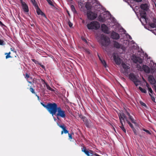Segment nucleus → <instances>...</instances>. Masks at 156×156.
<instances>
[{"instance_id":"f257e3e1","label":"nucleus","mask_w":156,"mask_h":156,"mask_svg":"<svg viewBox=\"0 0 156 156\" xmlns=\"http://www.w3.org/2000/svg\"><path fill=\"white\" fill-rule=\"evenodd\" d=\"M97 39L103 50L107 52L108 50V46L110 43L109 38L105 35L101 34L97 37Z\"/></svg>"},{"instance_id":"f03ea898","label":"nucleus","mask_w":156,"mask_h":156,"mask_svg":"<svg viewBox=\"0 0 156 156\" xmlns=\"http://www.w3.org/2000/svg\"><path fill=\"white\" fill-rule=\"evenodd\" d=\"M41 104L52 116L56 114L58 107L56 103H48L46 105L42 102H41Z\"/></svg>"},{"instance_id":"7ed1b4c3","label":"nucleus","mask_w":156,"mask_h":156,"mask_svg":"<svg viewBox=\"0 0 156 156\" xmlns=\"http://www.w3.org/2000/svg\"><path fill=\"white\" fill-rule=\"evenodd\" d=\"M119 117V118L120 122L121 124V126H119L120 127L123 132L126 133V129L124 127L123 122H125V119L126 118V115L125 114L122 112H120L118 114Z\"/></svg>"},{"instance_id":"20e7f679","label":"nucleus","mask_w":156,"mask_h":156,"mask_svg":"<svg viewBox=\"0 0 156 156\" xmlns=\"http://www.w3.org/2000/svg\"><path fill=\"white\" fill-rule=\"evenodd\" d=\"M87 26V28L89 30H97L100 27V25L98 22L93 21L88 24Z\"/></svg>"},{"instance_id":"39448f33","label":"nucleus","mask_w":156,"mask_h":156,"mask_svg":"<svg viewBox=\"0 0 156 156\" xmlns=\"http://www.w3.org/2000/svg\"><path fill=\"white\" fill-rule=\"evenodd\" d=\"M129 79L134 83V84L136 86H138L139 85L138 83L139 82V81L134 73H130L129 75Z\"/></svg>"},{"instance_id":"423d86ee","label":"nucleus","mask_w":156,"mask_h":156,"mask_svg":"<svg viewBox=\"0 0 156 156\" xmlns=\"http://www.w3.org/2000/svg\"><path fill=\"white\" fill-rule=\"evenodd\" d=\"M140 15L141 16L140 21L141 22L142 20L146 23H147L148 22V19L147 18V14L145 11L142 10L140 12Z\"/></svg>"},{"instance_id":"0eeeda50","label":"nucleus","mask_w":156,"mask_h":156,"mask_svg":"<svg viewBox=\"0 0 156 156\" xmlns=\"http://www.w3.org/2000/svg\"><path fill=\"white\" fill-rule=\"evenodd\" d=\"M57 112V113L56 114V115L57 117L59 116L62 118H64L66 117V115L65 111L62 110L60 107H58Z\"/></svg>"},{"instance_id":"6e6552de","label":"nucleus","mask_w":156,"mask_h":156,"mask_svg":"<svg viewBox=\"0 0 156 156\" xmlns=\"http://www.w3.org/2000/svg\"><path fill=\"white\" fill-rule=\"evenodd\" d=\"M87 16L88 19L92 20L96 18L98 15L97 14L92 12L90 10H88L87 12Z\"/></svg>"},{"instance_id":"1a4fd4ad","label":"nucleus","mask_w":156,"mask_h":156,"mask_svg":"<svg viewBox=\"0 0 156 156\" xmlns=\"http://www.w3.org/2000/svg\"><path fill=\"white\" fill-rule=\"evenodd\" d=\"M79 117L84 122V123L86 126V127L88 128L90 127V121L88 120L85 116L80 115L79 116Z\"/></svg>"},{"instance_id":"9d476101","label":"nucleus","mask_w":156,"mask_h":156,"mask_svg":"<svg viewBox=\"0 0 156 156\" xmlns=\"http://www.w3.org/2000/svg\"><path fill=\"white\" fill-rule=\"evenodd\" d=\"M122 65L123 68V69H121L122 73L124 74H127L129 71L128 70L129 69V67L124 63H122Z\"/></svg>"},{"instance_id":"9b49d317","label":"nucleus","mask_w":156,"mask_h":156,"mask_svg":"<svg viewBox=\"0 0 156 156\" xmlns=\"http://www.w3.org/2000/svg\"><path fill=\"white\" fill-rule=\"evenodd\" d=\"M20 3L22 7V9L24 12H28L29 11L28 5L24 2L23 0H20Z\"/></svg>"},{"instance_id":"f8f14e48","label":"nucleus","mask_w":156,"mask_h":156,"mask_svg":"<svg viewBox=\"0 0 156 156\" xmlns=\"http://www.w3.org/2000/svg\"><path fill=\"white\" fill-rule=\"evenodd\" d=\"M132 59L133 62L136 63H139L140 64H141L142 62V59L136 56L133 55V56Z\"/></svg>"},{"instance_id":"ddd939ff","label":"nucleus","mask_w":156,"mask_h":156,"mask_svg":"<svg viewBox=\"0 0 156 156\" xmlns=\"http://www.w3.org/2000/svg\"><path fill=\"white\" fill-rule=\"evenodd\" d=\"M58 125L62 129V130L61 131V134L62 135L63 133L65 134L68 133V131L66 129V126H65L64 124L60 125L57 123Z\"/></svg>"},{"instance_id":"4468645a","label":"nucleus","mask_w":156,"mask_h":156,"mask_svg":"<svg viewBox=\"0 0 156 156\" xmlns=\"http://www.w3.org/2000/svg\"><path fill=\"white\" fill-rule=\"evenodd\" d=\"M141 69H140V71H144L145 73H149L150 72V68L148 66L146 65H143Z\"/></svg>"},{"instance_id":"2eb2a0df","label":"nucleus","mask_w":156,"mask_h":156,"mask_svg":"<svg viewBox=\"0 0 156 156\" xmlns=\"http://www.w3.org/2000/svg\"><path fill=\"white\" fill-rule=\"evenodd\" d=\"M102 31L105 34H109L108 27L105 24H102L101 25Z\"/></svg>"},{"instance_id":"dca6fc26","label":"nucleus","mask_w":156,"mask_h":156,"mask_svg":"<svg viewBox=\"0 0 156 156\" xmlns=\"http://www.w3.org/2000/svg\"><path fill=\"white\" fill-rule=\"evenodd\" d=\"M111 37L114 40L119 39L120 37L119 34L114 31L112 33Z\"/></svg>"},{"instance_id":"f3484780","label":"nucleus","mask_w":156,"mask_h":156,"mask_svg":"<svg viewBox=\"0 0 156 156\" xmlns=\"http://www.w3.org/2000/svg\"><path fill=\"white\" fill-rule=\"evenodd\" d=\"M140 8L143 11H147L149 9V6L147 4H141Z\"/></svg>"},{"instance_id":"a211bd4d","label":"nucleus","mask_w":156,"mask_h":156,"mask_svg":"<svg viewBox=\"0 0 156 156\" xmlns=\"http://www.w3.org/2000/svg\"><path fill=\"white\" fill-rule=\"evenodd\" d=\"M113 45L115 48L117 49L121 48V49H123V47L122 46L121 47V44H120L119 43L115 41H113Z\"/></svg>"},{"instance_id":"6ab92c4d","label":"nucleus","mask_w":156,"mask_h":156,"mask_svg":"<svg viewBox=\"0 0 156 156\" xmlns=\"http://www.w3.org/2000/svg\"><path fill=\"white\" fill-rule=\"evenodd\" d=\"M113 58L116 64L119 65L120 64L121 59L119 57L114 56Z\"/></svg>"},{"instance_id":"aec40b11","label":"nucleus","mask_w":156,"mask_h":156,"mask_svg":"<svg viewBox=\"0 0 156 156\" xmlns=\"http://www.w3.org/2000/svg\"><path fill=\"white\" fill-rule=\"evenodd\" d=\"M126 114L128 116L129 119L133 123L135 124L136 123V120H134L133 117L130 115V113L129 112L126 111Z\"/></svg>"},{"instance_id":"412c9836","label":"nucleus","mask_w":156,"mask_h":156,"mask_svg":"<svg viewBox=\"0 0 156 156\" xmlns=\"http://www.w3.org/2000/svg\"><path fill=\"white\" fill-rule=\"evenodd\" d=\"M37 12L38 15H41L43 17H44L45 18H46V16L45 14L40 9L38 8V6L37 7Z\"/></svg>"},{"instance_id":"4be33fe9","label":"nucleus","mask_w":156,"mask_h":156,"mask_svg":"<svg viewBox=\"0 0 156 156\" xmlns=\"http://www.w3.org/2000/svg\"><path fill=\"white\" fill-rule=\"evenodd\" d=\"M148 81L151 83L154 84L155 83V81L153 76L150 75L148 77Z\"/></svg>"},{"instance_id":"5701e85b","label":"nucleus","mask_w":156,"mask_h":156,"mask_svg":"<svg viewBox=\"0 0 156 156\" xmlns=\"http://www.w3.org/2000/svg\"><path fill=\"white\" fill-rule=\"evenodd\" d=\"M125 120L127 122L128 124L129 125L130 127H131V128H132V129H133V128H134L133 125L132 123H131V122L129 121L126 116V118H125Z\"/></svg>"},{"instance_id":"b1692460","label":"nucleus","mask_w":156,"mask_h":156,"mask_svg":"<svg viewBox=\"0 0 156 156\" xmlns=\"http://www.w3.org/2000/svg\"><path fill=\"white\" fill-rule=\"evenodd\" d=\"M44 83L46 85V87L47 89L48 90L52 91H54L55 90L52 89V88H51L49 85L45 82H44Z\"/></svg>"},{"instance_id":"393cba45","label":"nucleus","mask_w":156,"mask_h":156,"mask_svg":"<svg viewBox=\"0 0 156 156\" xmlns=\"http://www.w3.org/2000/svg\"><path fill=\"white\" fill-rule=\"evenodd\" d=\"M98 55V57H99V58L100 59V60L101 61V62L103 64V66L105 67H106V63L105 62V61L104 60H102L101 59V58H100V57L99 56V55Z\"/></svg>"},{"instance_id":"a878e982","label":"nucleus","mask_w":156,"mask_h":156,"mask_svg":"<svg viewBox=\"0 0 156 156\" xmlns=\"http://www.w3.org/2000/svg\"><path fill=\"white\" fill-rule=\"evenodd\" d=\"M70 8L72 11L74 13H76L77 12L75 9L74 6L73 5H72L70 6Z\"/></svg>"},{"instance_id":"bb28decb","label":"nucleus","mask_w":156,"mask_h":156,"mask_svg":"<svg viewBox=\"0 0 156 156\" xmlns=\"http://www.w3.org/2000/svg\"><path fill=\"white\" fill-rule=\"evenodd\" d=\"M10 52H9L8 53H5V55H6L5 56V58L6 59H7L9 58H11L12 57L10 55Z\"/></svg>"},{"instance_id":"cd10ccee","label":"nucleus","mask_w":156,"mask_h":156,"mask_svg":"<svg viewBox=\"0 0 156 156\" xmlns=\"http://www.w3.org/2000/svg\"><path fill=\"white\" fill-rule=\"evenodd\" d=\"M139 89L142 93H146L147 92V91L145 89H143L140 87H139Z\"/></svg>"},{"instance_id":"c85d7f7f","label":"nucleus","mask_w":156,"mask_h":156,"mask_svg":"<svg viewBox=\"0 0 156 156\" xmlns=\"http://www.w3.org/2000/svg\"><path fill=\"white\" fill-rule=\"evenodd\" d=\"M30 90L32 94H36V93L35 92L34 89L32 87H30Z\"/></svg>"},{"instance_id":"c756f323","label":"nucleus","mask_w":156,"mask_h":156,"mask_svg":"<svg viewBox=\"0 0 156 156\" xmlns=\"http://www.w3.org/2000/svg\"><path fill=\"white\" fill-rule=\"evenodd\" d=\"M31 2L33 4L34 6L35 7H37L38 5L36 3L35 0H31Z\"/></svg>"},{"instance_id":"7c9ffc66","label":"nucleus","mask_w":156,"mask_h":156,"mask_svg":"<svg viewBox=\"0 0 156 156\" xmlns=\"http://www.w3.org/2000/svg\"><path fill=\"white\" fill-rule=\"evenodd\" d=\"M48 3L51 6H54V5L51 0H46Z\"/></svg>"},{"instance_id":"2f4dec72","label":"nucleus","mask_w":156,"mask_h":156,"mask_svg":"<svg viewBox=\"0 0 156 156\" xmlns=\"http://www.w3.org/2000/svg\"><path fill=\"white\" fill-rule=\"evenodd\" d=\"M69 135V139H72V135L74 134L73 132H72L71 133H68Z\"/></svg>"},{"instance_id":"473e14b6","label":"nucleus","mask_w":156,"mask_h":156,"mask_svg":"<svg viewBox=\"0 0 156 156\" xmlns=\"http://www.w3.org/2000/svg\"><path fill=\"white\" fill-rule=\"evenodd\" d=\"M148 90L150 94L151 95L153 94V91L151 87H148Z\"/></svg>"},{"instance_id":"72a5a7b5","label":"nucleus","mask_w":156,"mask_h":156,"mask_svg":"<svg viewBox=\"0 0 156 156\" xmlns=\"http://www.w3.org/2000/svg\"><path fill=\"white\" fill-rule=\"evenodd\" d=\"M143 131H145L148 134H149L150 135H151V133L150 131H149L148 130L146 129H144V128L143 129Z\"/></svg>"},{"instance_id":"f704fd0d","label":"nucleus","mask_w":156,"mask_h":156,"mask_svg":"<svg viewBox=\"0 0 156 156\" xmlns=\"http://www.w3.org/2000/svg\"><path fill=\"white\" fill-rule=\"evenodd\" d=\"M32 61L34 62L35 64H39V63L38 62V61H37L35 60V59H31Z\"/></svg>"},{"instance_id":"c9c22d12","label":"nucleus","mask_w":156,"mask_h":156,"mask_svg":"<svg viewBox=\"0 0 156 156\" xmlns=\"http://www.w3.org/2000/svg\"><path fill=\"white\" fill-rule=\"evenodd\" d=\"M150 26L152 27H156V24L154 23H151Z\"/></svg>"},{"instance_id":"e433bc0d","label":"nucleus","mask_w":156,"mask_h":156,"mask_svg":"<svg viewBox=\"0 0 156 156\" xmlns=\"http://www.w3.org/2000/svg\"><path fill=\"white\" fill-rule=\"evenodd\" d=\"M136 68L138 69V70H139L140 71V69H142V67H141V66L137 64L136 65Z\"/></svg>"},{"instance_id":"4c0bfd02","label":"nucleus","mask_w":156,"mask_h":156,"mask_svg":"<svg viewBox=\"0 0 156 156\" xmlns=\"http://www.w3.org/2000/svg\"><path fill=\"white\" fill-rule=\"evenodd\" d=\"M132 130L134 133V134L135 135H137V133L136 129L135 128H133V129H132Z\"/></svg>"},{"instance_id":"58836bf2","label":"nucleus","mask_w":156,"mask_h":156,"mask_svg":"<svg viewBox=\"0 0 156 156\" xmlns=\"http://www.w3.org/2000/svg\"><path fill=\"white\" fill-rule=\"evenodd\" d=\"M140 104L141 105H142V106H144V107H147V105H146V104L145 103H144L143 102L140 101Z\"/></svg>"},{"instance_id":"ea45409f","label":"nucleus","mask_w":156,"mask_h":156,"mask_svg":"<svg viewBox=\"0 0 156 156\" xmlns=\"http://www.w3.org/2000/svg\"><path fill=\"white\" fill-rule=\"evenodd\" d=\"M30 78L31 79L32 78L31 77H30V76L27 73L26 74L25 78L28 79V78Z\"/></svg>"},{"instance_id":"a19ab883","label":"nucleus","mask_w":156,"mask_h":156,"mask_svg":"<svg viewBox=\"0 0 156 156\" xmlns=\"http://www.w3.org/2000/svg\"><path fill=\"white\" fill-rule=\"evenodd\" d=\"M98 18L100 21H103V18L101 17V15H99Z\"/></svg>"},{"instance_id":"79ce46f5","label":"nucleus","mask_w":156,"mask_h":156,"mask_svg":"<svg viewBox=\"0 0 156 156\" xmlns=\"http://www.w3.org/2000/svg\"><path fill=\"white\" fill-rule=\"evenodd\" d=\"M149 95L151 97V99L153 101H155V98H154V97H153L152 96V95H151V94H150V93H149Z\"/></svg>"},{"instance_id":"37998d69","label":"nucleus","mask_w":156,"mask_h":156,"mask_svg":"<svg viewBox=\"0 0 156 156\" xmlns=\"http://www.w3.org/2000/svg\"><path fill=\"white\" fill-rule=\"evenodd\" d=\"M68 23L69 26L70 27H72L73 23H71L70 21Z\"/></svg>"},{"instance_id":"c03bdc74","label":"nucleus","mask_w":156,"mask_h":156,"mask_svg":"<svg viewBox=\"0 0 156 156\" xmlns=\"http://www.w3.org/2000/svg\"><path fill=\"white\" fill-rule=\"evenodd\" d=\"M0 25L2 27L3 26H4V27H6V26L4 25L2 23V22L1 21H0Z\"/></svg>"},{"instance_id":"a18cd8bd","label":"nucleus","mask_w":156,"mask_h":156,"mask_svg":"<svg viewBox=\"0 0 156 156\" xmlns=\"http://www.w3.org/2000/svg\"><path fill=\"white\" fill-rule=\"evenodd\" d=\"M142 0H133L134 2H141Z\"/></svg>"},{"instance_id":"49530a36","label":"nucleus","mask_w":156,"mask_h":156,"mask_svg":"<svg viewBox=\"0 0 156 156\" xmlns=\"http://www.w3.org/2000/svg\"><path fill=\"white\" fill-rule=\"evenodd\" d=\"M39 65L42 68H43V69H45V67L43 65H41V64L40 63H39Z\"/></svg>"},{"instance_id":"de8ad7c7","label":"nucleus","mask_w":156,"mask_h":156,"mask_svg":"<svg viewBox=\"0 0 156 156\" xmlns=\"http://www.w3.org/2000/svg\"><path fill=\"white\" fill-rule=\"evenodd\" d=\"M90 152H89V153H90V154H92L93 156V154H94V153L93 152L91 151V150H90Z\"/></svg>"},{"instance_id":"09e8293b","label":"nucleus","mask_w":156,"mask_h":156,"mask_svg":"<svg viewBox=\"0 0 156 156\" xmlns=\"http://www.w3.org/2000/svg\"><path fill=\"white\" fill-rule=\"evenodd\" d=\"M153 22L154 23L156 24V19L154 18L153 19Z\"/></svg>"},{"instance_id":"8fccbe9b","label":"nucleus","mask_w":156,"mask_h":156,"mask_svg":"<svg viewBox=\"0 0 156 156\" xmlns=\"http://www.w3.org/2000/svg\"><path fill=\"white\" fill-rule=\"evenodd\" d=\"M82 40L85 42H87V40L84 38H82Z\"/></svg>"},{"instance_id":"3c124183","label":"nucleus","mask_w":156,"mask_h":156,"mask_svg":"<svg viewBox=\"0 0 156 156\" xmlns=\"http://www.w3.org/2000/svg\"><path fill=\"white\" fill-rule=\"evenodd\" d=\"M93 155H95V156H100L99 155H98V154H97V153H94V154Z\"/></svg>"},{"instance_id":"603ef678","label":"nucleus","mask_w":156,"mask_h":156,"mask_svg":"<svg viewBox=\"0 0 156 156\" xmlns=\"http://www.w3.org/2000/svg\"><path fill=\"white\" fill-rule=\"evenodd\" d=\"M93 155H95V156H100L99 155H98V154H97V153H94V154Z\"/></svg>"},{"instance_id":"864d4df0","label":"nucleus","mask_w":156,"mask_h":156,"mask_svg":"<svg viewBox=\"0 0 156 156\" xmlns=\"http://www.w3.org/2000/svg\"><path fill=\"white\" fill-rule=\"evenodd\" d=\"M35 95L37 97L38 99H39V96H38L36 94H35Z\"/></svg>"},{"instance_id":"5fc2aeb1","label":"nucleus","mask_w":156,"mask_h":156,"mask_svg":"<svg viewBox=\"0 0 156 156\" xmlns=\"http://www.w3.org/2000/svg\"><path fill=\"white\" fill-rule=\"evenodd\" d=\"M27 81H28V82L29 83H30V84H31V83H32V82H31V81H29V80H27Z\"/></svg>"},{"instance_id":"6e6d98bb","label":"nucleus","mask_w":156,"mask_h":156,"mask_svg":"<svg viewBox=\"0 0 156 156\" xmlns=\"http://www.w3.org/2000/svg\"><path fill=\"white\" fill-rule=\"evenodd\" d=\"M11 51H14V49L12 48H11Z\"/></svg>"},{"instance_id":"4d7b16f0","label":"nucleus","mask_w":156,"mask_h":156,"mask_svg":"<svg viewBox=\"0 0 156 156\" xmlns=\"http://www.w3.org/2000/svg\"><path fill=\"white\" fill-rule=\"evenodd\" d=\"M154 88L155 90L156 91V85L154 86Z\"/></svg>"},{"instance_id":"13d9d810","label":"nucleus","mask_w":156,"mask_h":156,"mask_svg":"<svg viewBox=\"0 0 156 156\" xmlns=\"http://www.w3.org/2000/svg\"><path fill=\"white\" fill-rule=\"evenodd\" d=\"M139 136L140 137H142V136H141V135L139 134Z\"/></svg>"},{"instance_id":"bf43d9fd","label":"nucleus","mask_w":156,"mask_h":156,"mask_svg":"<svg viewBox=\"0 0 156 156\" xmlns=\"http://www.w3.org/2000/svg\"><path fill=\"white\" fill-rule=\"evenodd\" d=\"M129 38L130 39H132V38H131V36H129Z\"/></svg>"}]
</instances>
